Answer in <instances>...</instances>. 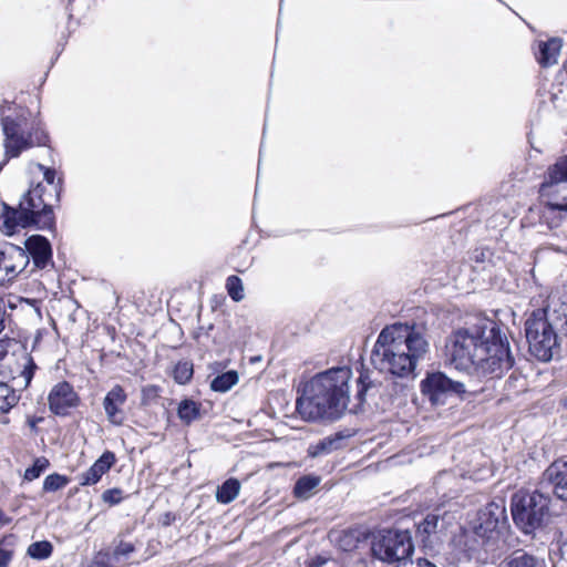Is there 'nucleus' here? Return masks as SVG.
Returning <instances> with one entry per match:
<instances>
[{
    "label": "nucleus",
    "instance_id": "50",
    "mask_svg": "<svg viewBox=\"0 0 567 567\" xmlns=\"http://www.w3.org/2000/svg\"><path fill=\"white\" fill-rule=\"evenodd\" d=\"M348 538H349V535H347V534H346V535L343 536V539H344V540H347Z\"/></svg>",
    "mask_w": 567,
    "mask_h": 567
},
{
    "label": "nucleus",
    "instance_id": "4",
    "mask_svg": "<svg viewBox=\"0 0 567 567\" xmlns=\"http://www.w3.org/2000/svg\"><path fill=\"white\" fill-rule=\"evenodd\" d=\"M58 203L56 195L47 194V187L43 183H39L22 196L17 207L3 206L0 229L8 235L29 227L53 230L55 227L53 206Z\"/></svg>",
    "mask_w": 567,
    "mask_h": 567
},
{
    "label": "nucleus",
    "instance_id": "49",
    "mask_svg": "<svg viewBox=\"0 0 567 567\" xmlns=\"http://www.w3.org/2000/svg\"><path fill=\"white\" fill-rule=\"evenodd\" d=\"M2 329H3V322L0 321V332L2 331Z\"/></svg>",
    "mask_w": 567,
    "mask_h": 567
},
{
    "label": "nucleus",
    "instance_id": "36",
    "mask_svg": "<svg viewBox=\"0 0 567 567\" xmlns=\"http://www.w3.org/2000/svg\"><path fill=\"white\" fill-rule=\"evenodd\" d=\"M86 567H115V563L111 553L99 551Z\"/></svg>",
    "mask_w": 567,
    "mask_h": 567
},
{
    "label": "nucleus",
    "instance_id": "10",
    "mask_svg": "<svg viewBox=\"0 0 567 567\" xmlns=\"http://www.w3.org/2000/svg\"><path fill=\"white\" fill-rule=\"evenodd\" d=\"M506 520L505 499L497 498L491 501L477 512L473 527L478 536L487 537V539H493L497 543L499 527L504 525Z\"/></svg>",
    "mask_w": 567,
    "mask_h": 567
},
{
    "label": "nucleus",
    "instance_id": "38",
    "mask_svg": "<svg viewBox=\"0 0 567 567\" xmlns=\"http://www.w3.org/2000/svg\"><path fill=\"white\" fill-rule=\"evenodd\" d=\"M102 499L111 506L117 505L123 499V491L120 488L106 489L102 494Z\"/></svg>",
    "mask_w": 567,
    "mask_h": 567
},
{
    "label": "nucleus",
    "instance_id": "37",
    "mask_svg": "<svg viewBox=\"0 0 567 567\" xmlns=\"http://www.w3.org/2000/svg\"><path fill=\"white\" fill-rule=\"evenodd\" d=\"M134 550L135 547L132 543L121 540L111 554L113 561L116 564L121 557H128L132 553H134Z\"/></svg>",
    "mask_w": 567,
    "mask_h": 567
},
{
    "label": "nucleus",
    "instance_id": "23",
    "mask_svg": "<svg viewBox=\"0 0 567 567\" xmlns=\"http://www.w3.org/2000/svg\"><path fill=\"white\" fill-rule=\"evenodd\" d=\"M239 378L235 370H229L215 377L210 382V389L215 392L225 393L237 384Z\"/></svg>",
    "mask_w": 567,
    "mask_h": 567
},
{
    "label": "nucleus",
    "instance_id": "9",
    "mask_svg": "<svg viewBox=\"0 0 567 567\" xmlns=\"http://www.w3.org/2000/svg\"><path fill=\"white\" fill-rule=\"evenodd\" d=\"M420 388L432 405H444L450 398H463L466 393L464 383L454 381L440 371L427 373Z\"/></svg>",
    "mask_w": 567,
    "mask_h": 567
},
{
    "label": "nucleus",
    "instance_id": "47",
    "mask_svg": "<svg viewBox=\"0 0 567 567\" xmlns=\"http://www.w3.org/2000/svg\"><path fill=\"white\" fill-rule=\"evenodd\" d=\"M166 525H168L171 523V514H166V519L164 522Z\"/></svg>",
    "mask_w": 567,
    "mask_h": 567
},
{
    "label": "nucleus",
    "instance_id": "2",
    "mask_svg": "<svg viewBox=\"0 0 567 567\" xmlns=\"http://www.w3.org/2000/svg\"><path fill=\"white\" fill-rule=\"evenodd\" d=\"M446 347L451 363L467 373L501 378L514 365L507 338L495 323L458 329Z\"/></svg>",
    "mask_w": 567,
    "mask_h": 567
},
{
    "label": "nucleus",
    "instance_id": "3",
    "mask_svg": "<svg viewBox=\"0 0 567 567\" xmlns=\"http://www.w3.org/2000/svg\"><path fill=\"white\" fill-rule=\"evenodd\" d=\"M429 351L424 334L408 324L385 327L371 352L372 365L382 373L398 378H414L415 368Z\"/></svg>",
    "mask_w": 567,
    "mask_h": 567
},
{
    "label": "nucleus",
    "instance_id": "29",
    "mask_svg": "<svg viewBox=\"0 0 567 567\" xmlns=\"http://www.w3.org/2000/svg\"><path fill=\"white\" fill-rule=\"evenodd\" d=\"M23 360H24L23 369H22L19 378L16 380H17L18 385L27 388L31 383L34 372L38 369V367L34 362L33 358L29 354H25L23 357Z\"/></svg>",
    "mask_w": 567,
    "mask_h": 567
},
{
    "label": "nucleus",
    "instance_id": "7",
    "mask_svg": "<svg viewBox=\"0 0 567 567\" xmlns=\"http://www.w3.org/2000/svg\"><path fill=\"white\" fill-rule=\"evenodd\" d=\"M550 502V495L540 489L515 493L511 502V512L517 528L525 535H534L549 518Z\"/></svg>",
    "mask_w": 567,
    "mask_h": 567
},
{
    "label": "nucleus",
    "instance_id": "5",
    "mask_svg": "<svg viewBox=\"0 0 567 567\" xmlns=\"http://www.w3.org/2000/svg\"><path fill=\"white\" fill-rule=\"evenodd\" d=\"M564 302L551 301L544 309L534 310L525 321V336L529 353L538 361L548 362L559 352L558 331L561 332L560 315Z\"/></svg>",
    "mask_w": 567,
    "mask_h": 567
},
{
    "label": "nucleus",
    "instance_id": "28",
    "mask_svg": "<svg viewBox=\"0 0 567 567\" xmlns=\"http://www.w3.org/2000/svg\"><path fill=\"white\" fill-rule=\"evenodd\" d=\"M19 395L6 383H0V413H7L19 401Z\"/></svg>",
    "mask_w": 567,
    "mask_h": 567
},
{
    "label": "nucleus",
    "instance_id": "39",
    "mask_svg": "<svg viewBox=\"0 0 567 567\" xmlns=\"http://www.w3.org/2000/svg\"><path fill=\"white\" fill-rule=\"evenodd\" d=\"M402 567H436V565H434L433 563H431L430 560H427L425 558H419L415 561H413V560L404 561Z\"/></svg>",
    "mask_w": 567,
    "mask_h": 567
},
{
    "label": "nucleus",
    "instance_id": "8",
    "mask_svg": "<svg viewBox=\"0 0 567 567\" xmlns=\"http://www.w3.org/2000/svg\"><path fill=\"white\" fill-rule=\"evenodd\" d=\"M414 549L412 537L408 530L384 529L373 536L371 554L383 563H404Z\"/></svg>",
    "mask_w": 567,
    "mask_h": 567
},
{
    "label": "nucleus",
    "instance_id": "32",
    "mask_svg": "<svg viewBox=\"0 0 567 567\" xmlns=\"http://www.w3.org/2000/svg\"><path fill=\"white\" fill-rule=\"evenodd\" d=\"M226 289L229 297L236 302L241 301L245 297L243 281L237 276H229L227 278Z\"/></svg>",
    "mask_w": 567,
    "mask_h": 567
},
{
    "label": "nucleus",
    "instance_id": "25",
    "mask_svg": "<svg viewBox=\"0 0 567 567\" xmlns=\"http://www.w3.org/2000/svg\"><path fill=\"white\" fill-rule=\"evenodd\" d=\"M40 168L43 171V179L45 182L43 185L47 187V194L56 195V200L60 202L62 178H56V172L54 168L44 167L43 165H40Z\"/></svg>",
    "mask_w": 567,
    "mask_h": 567
},
{
    "label": "nucleus",
    "instance_id": "14",
    "mask_svg": "<svg viewBox=\"0 0 567 567\" xmlns=\"http://www.w3.org/2000/svg\"><path fill=\"white\" fill-rule=\"evenodd\" d=\"M458 549L464 553L467 559H482V553L493 551L496 548V543L487 537L478 536L475 528L472 530H464L456 539Z\"/></svg>",
    "mask_w": 567,
    "mask_h": 567
},
{
    "label": "nucleus",
    "instance_id": "26",
    "mask_svg": "<svg viewBox=\"0 0 567 567\" xmlns=\"http://www.w3.org/2000/svg\"><path fill=\"white\" fill-rule=\"evenodd\" d=\"M199 408L197 402L185 399L178 405L177 415L184 423L189 424L199 417Z\"/></svg>",
    "mask_w": 567,
    "mask_h": 567
},
{
    "label": "nucleus",
    "instance_id": "17",
    "mask_svg": "<svg viewBox=\"0 0 567 567\" xmlns=\"http://www.w3.org/2000/svg\"><path fill=\"white\" fill-rule=\"evenodd\" d=\"M115 462V454L111 451H105L89 470L78 476L80 485H95L111 470Z\"/></svg>",
    "mask_w": 567,
    "mask_h": 567
},
{
    "label": "nucleus",
    "instance_id": "35",
    "mask_svg": "<svg viewBox=\"0 0 567 567\" xmlns=\"http://www.w3.org/2000/svg\"><path fill=\"white\" fill-rule=\"evenodd\" d=\"M49 465L50 463L45 457L35 458L32 466L25 470L24 478L27 481H33L38 478L49 467Z\"/></svg>",
    "mask_w": 567,
    "mask_h": 567
},
{
    "label": "nucleus",
    "instance_id": "31",
    "mask_svg": "<svg viewBox=\"0 0 567 567\" xmlns=\"http://www.w3.org/2000/svg\"><path fill=\"white\" fill-rule=\"evenodd\" d=\"M442 519L437 514H427L424 519L417 525V533L421 535L430 536L431 534L436 533L440 524L442 525Z\"/></svg>",
    "mask_w": 567,
    "mask_h": 567
},
{
    "label": "nucleus",
    "instance_id": "18",
    "mask_svg": "<svg viewBox=\"0 0 567 567\" xmlns=\"http://www.w3.org/2000/svg\"><path fill=\"white\" fill-rule=\"evenodd\" d=\"M560 50L561 40L558 38L540 41L538 44V52L536 53L537 62L543 68H548L556 64Z\"/></svg>",
    "mask_w": 567,
    "mask_h": 567
},
{
    "label": "nucleus",
    "instance_id": "6",
    "mask_svg": "<svg viewBox=\"0 0 567 567\" xmlns=\"http://www.w3.org/2000/svg\"><path fill=\"white\" fill-rule=\"evenodd\" d=\"M30 112L22 110L17 115L2 118L6 155L18 157L22 152L39 146H48L50 137L39 120H29Z\"/></svg>",
    "mask_w": 567,
    "mask_h": 567
},
{
    "label": "nucleus",
    "instance_id": "42",
    "mask_svg": "<svg viewBox=\"0 0 567 567\" xmlns=\"http://www.w3.org/2000/svg\"><path fill=\"white\" fill-rule=\"evenodd\" d=\"M547 207L550 210L567 212V202L566 203H548Z\"/></svg>",
    "mask_w": 567,
    "mask_h": 567
},
{
    "label": "nucleus",
    "instance_id": "22",
    "mask_svg": "<svg viewBox=\"0 0 567 567\" xmlns=\"http://www.w3.org/2000/svg\"><path fill=\"white\" fill-rule=\"evenodd\" d=\"M507 567H546V563L542 558L518 550L509 557Z\"/></svg>",
    "mask_w": 567,
    "mask_h": 567
},
{
    "label": "nucleus",
    "instance_id": "33",
    "mask_svg": "<svg viewBox=\"0 0 567 567\" xmlns=\"http://www.w3.org/2000/svg\"><path fill=\"white\" fill-rule=\"evenodd\" d=\"M69 483V478L64 475L54 473L50 474L44 478L43 491L44 492H56L65 487Z\"/></svg>",
    "mask_w": 567,
    "mask_h": 567
},
{
    "label": "nucleus",
    "instance_id": "46",
    "mask_svg": "<svg viewBox=\"0 0 567 567\" xmlns=\"http://www.w3.org/2000/svg\"><path fill=\"white\" fill-rule=\"evenodd\" d=\"M10 518L7 517V515L0 509V524L1 525H7L10 523Z\"/></svg>",
    "mask_w": 567,
    "mask_h": 567
},
{
    "label": "nucleus",
    "instance_id": "11",
    "mask_svg": "<svg viewBox=\"0 0 567 567\" xmlns=\"http://www.w3.org/2000/svg\"><path fill=\"white\" fill-rule=\"evenodd\" d=\"M0 255L1 285L22 272L29 274V255L22 247L12 244L0 246Z\"/></svg>",
    "mask_w": 567,
    "mask_h": 567
},
{
    "label": "nucleus",
    "instance_id": "44",
    "mask_svg": "<svg viewBox=\"0 0 567 567\" xmlns=\"http://www.w3.org/2000/svg\"><path fill=\"white\" fill-rule=\"evenodd\" d=\"M8 342L7 341H0V360H2L7 353H8Z\"/></svg>",
    "mask_w": 567,
    "mask_h": 567
},
{
    "label": "nucleus",
    "instance_id": "16",
    "mask_svg": "<svg viewBox=\"0 0 567 567\" xmlns=\"http://www.w3.org/2000/svg\"><path fill=\"white\" fill-rule=\"evenodd\" d=\"M127 401V394L122 385H114L105 395L103 400V409L106 414L107 421L120 426L125 421V413L123 410L124 404Z\"/></svg>",
    "mask_w": 567,
    "mask_h": 567
},
{
    "label": "nucleus",
    "instance_id": "20",
    "mask_svg": "<svg viewBox=\"0 0 567 567\" xmlns=\"http://www.w3.org/2000/svg\"><path fill=\"white\" fill-rule=\"evenodd\" d=\"M342 440L343 436L339 433L332 436H327L320 440L318 443L311 444L308 447V456L318 457L322 455H328L331 452L340 449Z\"/></svg>",
    "mask_w": 567,
    "mask_h": 567
},
{
    "label": "nucleus",
    "instance_id": "45",
    "mask_svg": "<svg viewBox=\"0 0 567 567\" xmlns=\"http://www.w3.org/2000/svg\"><path fill=\"white\" fill-rule=\"evenodd\" d=\"M213 328H214V326H213V324H209L207 328L200 327V328L198 329V332H197V336H196V337L198 338V337H199V336H202V334H204V336H208L209 331H210Z\"/></svg>",
    "mask_w": 567,
    "mask_h": 567
},
{
    "label": "nucleus",
    "instance_id": "12",
    "mask_svg": "<svg viewBox=\"0 0 567 567\" xmlns=\"http://www.w3.org/2000/svg\"><path fill=\"white\" fill-rule=\"evenodd\" d=\"M29 260L32 259V268L29 274L53 266L52 247L50 241L42 235H32L24 240V248Z\"/></svg>",
    "mask_w": 567,
    "mask_h": 567
},
{
    "label": "nucleus",
    "instance_id": "19",
    "mask_svg": "<svg viewBox=\"0 0 567 567\" xmlns=\"http://www.w3.org/2000/svg\"><path fill=\"white\" fill-rule=\"evenodd\" d=\"M560 183H567V155L558 158L554 165L548 167L540 190L545 194L549 187Z\"/></svg>",
    "mask_w": 567,
    "mask_h": 567
},
{
    "label": "nucleus",
    "instance_id": "13",
    "mask_svg": "<svg viewBox=\"0 0 567 567\" xmlns=\"http://www.w3.org/2000/svg\"><path fill=\"white\" fill-rule=\"evenodd\" d=\"M48 402L49 409L53 414L64 416L69 413L70 409L78 406L79 395L69 382L62 381L52 388Z\"/></svg>",
    "mask_w": 567,
    "mask_h": 567
},
{
    "label": "nucleus",
    "instance_id": "30",
    "mask_svg": "<svg viewBox=\"0 0 567 567\" xmlns=\"http://www.w3.org/2000/svg\"><path fill=\"white\" fill-rule=\"evenodd\" d=\"M193 364L189 361H179L173 371V378L178 384H186L193 378Z\"/></svg>",
    "mask_w": 567,
    "mask_h": 567
},
{
    "label": "nucleus",
    "instance_id": "27",
    "mask_svg": "<svg viewBox=\"0 0 567 567\" xmlns=\"http://www.w3.org/2000/svg\"><path fill=\"white\" fill-rule=\"evenodd\" d=\"M53 553V545L48 540L34 542L29 545L27 554L37 560L48 559Z\"/></svg>",
    "mask_w": 567,
    "mask_h": 567
},
{
    "label": "nucleus",
    "instance_id": "15",
    "mask_svg": "<svg viewBox=\"0 0 567 567\" xmlns=\"http://www.w3.org/2000/svg\"><path fill=\"white\" fill-rule=\"evenodd\" d=\"M540 484L547 485L558 499L567 502V461L553 462L544 471Z\"/></svg>",
    "mask_w": 567,
    "mask_h": 567
},
{
    "label": "nucleus",
    "instance_id": "21",
    "mask_svg": "<svg viewBox=\"0 0 567 567\" xmlns=\"http://www.w3.org/2000/svg\"><path fill=\"white\" fill-rule=\"evenodd\" d=\"M240 484L236 478H228L216 491V499L220 504H229L239 494Z\"/></svg>",
    "mask_w": 567,
    "mask_h": 567
},
{
    "label": "nucleus",
    "instance_id": "48",
    "mask_svg": "<svg viewBox=\"0 0 567 567\" xmlns=\"http://www.w3.org/2000/svg\"><path fill=\"white\" fill-rule=\"evenodd\" d=\"M346 546L352 547L353 545H352V544H351V542L349 540V542H347V543H346Z\"/></svg>",
    "mask_w": 567,
    "mask_h": 567
},
{
    "label": "nucleus",
    "instance_id": "43",
    "mask_svg": "<svg viewBox=\"0 0 567 567\" xmlns=\"http://www.w3.org/2000/svg\"><path fill=\"white\" fill-rule=\"evenodd\" d=\"M327 561L328 559L318 556L309 561L308 567H323Z\"/></svg>",
    "mask_w": 567,
    "mask_h": 567
},
{
    "label": "nucleus",
    "instance_id": "34",
    "mask_svg": "<svg viewBox=\"0 0 567 567\" xmlns=\"http://www.w3.org/2000/svg\"><path fill=\"white\" fill-rule=\"evenodd\" d=\"M13 539L14 537L10 535L0 540V567H8L13 557Z\"/></svg>",
    "mask_w": 567,
    "mask_h": 567
},
{
    "label": "nucleus",
    "instance_id": "41",
    "mask_svg": "<svg viewBox=\"0 0 567 567\" xmlns=\"http://www.w3.org/2000/svg\"><path fill=\"white\" fill-rule=\"evenodd\" d=\"M143 394H144V396H147V398L157 396L158 388L156 385H148L143 389Z\"/></svg>",
    "mask_w": 567,
    "mask_h": 567
},
{
    "label": "nucleus",
    "instance_id": "1",
    "mask_svg": "<svg viewBox=\"0 0 567 567\" xmlns=\"http://www.w3.org/2000/svg\"><path fill=\"white\" fill-rule=\"evenodd\" d=\"M351 379L352 370L349 367H338L317 373L305 382L296 401L300 416L306 421H334L340 419L344 411L359 413L367 393L375 384L368 373H360L355 380L357 392L351 399Z\"/></svg>",
    "mask_w": 567,
    "mask_h": 567
},
{
    "label": "nucleus",
    "instance_id": "40",
    "mask_svg": "<svg viewBox=\"0 0 567 567\" xmlns=\"http://www.w3.org/2000/svg\"><path fill=\"white\" fill-rule=\"evenodd\" d=\"M559 302H564L566 310L561 312L559 316L561 319V333H564L567 337V297L560 300Z\"/></svg>",
    "mask_w": 567,
    "mask_h": 567
},
{
    "label": "nucleus",
    "instance_id": "24",
    "mask_svg": "<svg viewBox=\"0 0 567 567\" xmlns=\"http://www.w3.org/2000/svg\"><path fill=\"white\" fill-rule=\"evenodd\" d=\"M320 478L313 475H305L298 478L293 487V494L298 498H309L311 492L319 485Z\"/></svg>",
    "mask_w": 567,
    "mask_h": 567
}]
</instances>
